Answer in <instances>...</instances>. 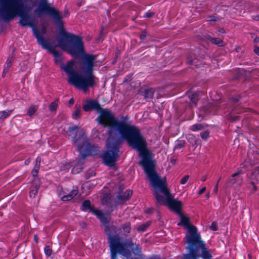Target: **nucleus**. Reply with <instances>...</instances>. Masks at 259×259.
Segmentation results:
<instances>
[{"instance_id": "obj_1", "label": "nucleus", "mask_w": 259, "mask_h": 259, "mask_svg": "<svg viewBox=\"0 0 259 259\" xmlns=\"http://www.w3.org/2000/svg\"><path fill=\"white\" fill-rule=\"evenodd\" d=\"M107 151L102 156L106 165L112 167L115 165L122 140H125L130 147L139 152L141 156L140 163L144 169L152 159V153L147 147L146 139L138 126L126 122L107 129Z\"/></svg>"}, {"instance_id": "obj_2", "label": "nucleus", "mask_w": 259, "mask_h": 259, "mask_svg": "<svg viewBox=\"0 0 259 259\" xmlns=\"http://www.w3.org/2000/svg\"><path fill=\"white\" fill-rule=\"evenodd\" d=\"M66 51L74 59L62 64L60 68L68 76V81L84 93L89 88H93L98 79L94 74L96 56L87 54L85 50H62Z\"/></svg>"}, {"instance_id": "obj_3", "label": "nucleus", "mask_w": 259, "mask_h": 259, "mask_svg": "<svg viewBox=\"0 0 259 259\" xmlns=\"http://www.w3.org/2000/svg\"><path fill=\"white\" fill-rule=\"evenodd\" d=\"M0 17L5 21H8L15 17H20L19 24L22 26L29 25L32 28L33 33L37 42L44 49H53L45 44L43 36L39 33L32 22V18L27 12L26 6L18 0H0Z\"/></svg>"}, {"instance_id": "obj_4", "label": "nucleus", "mask_w": 259, "mask_h": 259, "mask_svg": "<svg viewBox=\"0 0 259 259\" xmlns=\"http://www.w3.org/2000/svg\"><path fill=\"white\" fill-rule=\"evenodd\" d=\"M178 215L181 221L177 225L183 226L187 229L184 239L187 243L186 248L188 252L184 255V259H198L200 250L203 259H211L212 255L206 248L197 227L191 224L190 218L184 215L182 212Z\"/></svg>"}, {"instance_id": "obj_5", "label": "nucleus", "mask_w": 259, "mask_h": 259, "mask_svg": "<svg viewBox=\"0 0 259 259\" xmlns=\"http://www.w3.org/2000/svg\"><path fill=\"white\" fill-rule=\"evenodd\" d=\"M85 112L95 110L100 113L96 118L98 124L108 129L117 126L119 124L126 122L123 120H118L111 111L103 109L101 107L99 102L96 100L89 99L85 101L82 106Z\"/></svg>"}, {"instance_id": "obj_6", "label": "nucleus", "mask_w": 259, "mask_h": 259, "mask_svg": "<svg viewBox=\"0 0 259 259\" xmlns=\"http://www.w3.org/2000/svg\"><path fill=\"white\" fill-rule=\"evenodd\" d=\"M155 162L152 159L144 169L152 185L155 188H158L160 192L166 197V198H164L162 195L159 194L157 191H155L154 195L157 202L160 205L167 206L168 198H170L171 195L164 182L157 175L155 170Z\"/></svg>"}, {"instance_id": "obj_7", "label": "nucleus", "mask_w": 259, "mask_h": 259, "mask_svg": "<svg viewBox=\"0 0 259 259\" xmlns=\"http://www.w3.org/2000/svg\"><path fill=\"white\" fill-rule=\"evenodd\" d=\"M79 127L77 125L69 126L68 128L69 136L71 137L72 141L76 145L77 150L82 159H84L88 156L93 155L95 152V146L90 143L88 139L84 137L83 130L80 131L79 134L77 133Z\"/></svg>"}, {"instance_id": "obj_8", "label": "nucleus", "mask_w": 259, "mask_h": 259, "mask_svg": "<svg viewBox=\"0 0 259 259\" xmlns=\"http://www.w3.org/2000/svg\"><path fill=\"white\" fill-rule=\"evenodd\" d=\"M58 45L61 49H84L82 37L70 32L63 33Z\"/></svg>"}, {"instance_id": "obj_9", "label": "nucleus", "mask_w": 259, "mask_h": 259, "mask_svg": "<svg viewBox=\"0 0 259 259\" xmlns=\"http://www.w3.org/2000/svg\"><path fill=\"white\" fill-rule=\"evenodd\" d=\"M119 237L111 238L108 240L109 244L111 259H117V254H122L126 259L130 258L132 256V251L130 250H125L124 251L123 246L121 244V242Z\"/></svg>"}, {"instance_id": "obj_10", "label": "nucleus", "mask_w": 259, "mask_h": 259, "mask_svg": "<svg viewBox=\"0 0 259 259\" xmlns=\"http://www.w3.org/2000/svg\"><path fill=\"white\" fill-rule=\"evenodd\" d=\"M37 12L39 14H45L53 18L58 24L62 23V17L55 8L51 6L47 0H40L37 6Z\"/></svg>"}, {"instance_id": "obj_11", "label": "nucleus", "mask_w": 259, "mask_h": 259, "mask_svg": "<svg viewBox=\"0 0 259 259\" xmlns=\"http://www.w3.org/2000/svg\"><path fill=\"white\" fill-rule=\"evenodd\" d=\"M94 215L100 220L101 223L104 226V230L107 235V240H109L110 238L118 237L117 235L116 227L114 225L110 226L109 220L104 215L101 210L96 211Z\"/></svg>"}, {"instance_id": "obj_12", "label": "nucleus", "mask_w": 259, "mask_h": 259, "mask_svg": "<svg viewBox=\"0 0 259 259\" xmlns=\"http://www.w3.org/2000/svg\"><path fill=\"white\" fill-rule=\"evenodd\" d=\"M121 244L124 246V251H125V250H130L127 248V247H130L135 255L141 257V248L139 247V245L134 243L131 239L124 242H121Z\"/></svg>"}, {"instance_id": "obj_13", "label": "nucleus", "mask_w": 259, "mask_h": 259, "mask_svg": "<svg viewBox=\"0 0 259 259\" xmlns=\"http://www.w3.org/2000/svg\"><path fill=\"white\" fill-rule=\"evenodd\" d=\"M167 205L168 208L178 214L182 213V203L181 201H178L175 199L172 196L170 198H168Z\"/></svg>"}, {"instance_id": "obj_14", "label": "nucleus", "mask_w": 259, "mask_h": 259, "mask_svg": "<svg viewBox=\"0 0 259 259\" xmlns=\"http://www.w3.org/2000/svg\"><path fill=\"white\" fill-rule=\"evenodd\" d=\"M40 185V181L39 179H36L32 181V186L30 188L29 194L31 197H34L37 193Z\"/></svg>"}, {"instance_id": "obj_15", "label": "nucleus", "mask_w": 259, "mask_h": 259, "mask_svg": "<svg viewBox=\"0 0 259 259\" xmlns=\"http://www.w3.org/2000/svg\"><path fill=\"white\" fill-rule=\"evenodd\" d=\"M133 194V191L131 189H127L124 193H119L116 196L117 199L123 203L130 200Z\"/></svg>"}, {"instance_id": "obj_16", "label": "nucleus", "mask_w": 259, "mask_h": 259, "mask_svg": "<svg viewBox=\"0 0 259 259\" xmlns=\"http://www.w3.org/2000/svg\"><path fill=\"white\" fill-rule=\"evenodd\" d=\"M80 209L83 211H89L92 212L93 214H95V212L98 211V209H96L95 207L91 205V201L89 200H85L82 203L80 207Z\"/></svg>"}, {"instance_id": "obj_17", "label": "nucleus", "mask_w": 259, "mask_h": 259, "mask_svg": "<svg viewBox=\"0 0 259 259\" xmlns=\"http://www.w3.org/2000/svg\"><path fill=\"white\" fill-rule=\"evenodd\" d=\"M204 38L209 40L211 44L217 46L218 47H222L223 46V40L218 37H213L209 34H205L203 36Z\"/></svg>"}, {"instance_id": "obj_18", "label": "nucleus", "mask_w": 259, "mask_h": 259, "mask_svg": "<svg viewBox=\"0 0 259 259\" xmlns=\"http://www.w3.org/2000/svg\"><path fill=\"white\" fill-rule=\"evenodd\" d=\"M48 52L52 55L54 57V61L56 64H58L62 62L63 57L60 51L58 50H47Z\"/></svg>"}, {"instance_id": "obj_19", "label": "nucleus", "mask_w": 259, "mask_h": 259, "mask_svg": "<svg viewBox=\"0 0 259 259\" xmlns=\"http://www.w3.org/2000/svg\"><path fill=\"white\" fill-rule=\"evenodd\" d=\"M155 90L152 88H148L141 91V95L144 96L145 99H150L153 98Z\"/></svg>"}, {"instance_id": "obj_20", "label": "nucleus", "mask_w": 259, "mask_h": 259, "mask_svg": "<svg viewBox=\"0 0 259 259\" xmlns=\"http://www.w3.org/2000/svg\"><path fill=\"white\" fill-rule=\"evenodd\" d=\"M14 51H15V50H13L12 53L9 56V57L5 63L4 67H5L8 69H10V68H11V67L12 66V65L13 63V62H14V59L15 57Z\"/></svg>"}, {"instance_id": "obj_21", "label": "nucleus", "mask_w": 259, "mask_h": 259, "mask_svg": "<svg viewBox=\"0 0 259 259\" xmlns=\"http://www.w3.org/2000/svg\"><path fill=\"white\" fill-rule=\"evenodd\" d=\"M81 109L80 106L79 105L76 104L75 106V111L73 112L72 114V118L74 119H76L81 117Z\"/></svg>"}, {"instance_id": "obj_22", "label": "nucleus", "mask_w": 259, "mask_h": 259, "mask_svg": "<svg viewBox=\"0 0 259 259\" xmlns=\"http://www.w3.org/2000/svg\"><path fill=\"white\" fill-rule=\"evenodd\" d=\"M209 111L211 114H215L219 110L220 106L218 103L209 105Z\"/></svg>"}, {"instance_id": "obj_23", "label": "nucleus", "mask_w": 259, "mask_h": 259, "mask_svg": "<svg viewBox=\"0 0 259 259\" xmlns=\"http://www.w3.org/2000/svg\"><path fill=\"white\" fill-rule=\"evenodd\" d=\"M121 228L125 234H128L131 230V223L126 222L121 225Z\"/></svg>"}, {"instance_id": "obj_24", "label": "nucleus", "mask_w": 259, "mask_h": 259, "mask_svg": "<svg viewBox=\"0 0 259 259\" xmlns=\"http://www.w3.org/2000/svg\"><path fill=\"white\" fill-rule=\"evenodd\" d=\"M12 110L0 111V121H4L7 118L10 116Z\"/></svg>"}, {"instance_id": "obj_25", "label": "nucleus", "mask_w": 259, "mask_h": 259, "mask_svg": "<svg viewBox=\"0 0 259 259\" xmlns=\"http://www.w3.org/2000/svg\"><path fill=\"white\" fill-rule=\"evenodd\" d=\"M204 128V125L201 123H196L191 125L190 130L193 132H197Z\"/></svg>"}, {"instance_id": "obj_26", "label": "nucleus", "mask_w": 259, "mask_h": 259, "mask_svg": "<svg viewBox=\"0 0 259 259\" xmlns=\"http://www.w3.org/2000/svg\"><path fill=\"white\" fill-rule=\"evenodd\" d=\"M151 225V222H147L139 226L137 230L138 232H145Z\"/></svg>"}, {"instance_id": "obj_27", "label": "nucleus", "mask_w": 259, "mask_h": 259, "mask_svg": "<svg viewBox=\"0 0 259 259\" xmlns=\"http://www.w3.org/2000/svg\"><path fill=\"white\" fill-rule=\"evenodd\" d=\"M38 108L35 105L31 106L27 111V114L29 116H32L37 111Z\"/></svg>"}, {"instance_id": "obj_28", "label": "nucleus", "mask_w": 259, "mask_h": 259, "mask_svg": "<svg viewBox=\"0 0 259 259\" xmlns=\"http://www.w3.org/2000/svg\"><path fill=\"white\" fill-rule=\"evenodd\" d=\"M185 140H178L175 145V149L179 150L182 149L185 146Z\"/></svg>"}, {"instance_id": "obj_29", "label": "nucleus", "mask_w": 259, "mask_h": 259, "mask_svg": "<svg viewBox=\"0 0 259 259\" xmlns=\"http://www.w3.org/2000/svg\"><path fill=\"white\" fill-rule=\"evenodd\" d=\"M58 25L59 26V29L60 30V35L58 39V42L59 43V41L61 39L63 33H64V32L69 33V32L66 31V30L64 28L62 23H61L60 24H58Z\"/></svg>"}, {"instance_id": "obj_30", "label": "nucleus", "mask_w": 259, "mask_h": 259, "mask_svg": "<svg viewBox=\"0 0 259 259\" xmlns=\"http://www.w3.org/2000/svg\"><path fill=\"white\" fill-rule=\"evenodd\" d=\"M58 25L59 26V29L60 30V35L58 39V42L59 43V41L61 39L63 33H64V32L69 33V32L66 31V30L64 28L62 23H61L60 24H58Z\"/></svg>"}, {"instance_id": "obj_31", "label": "nucleus", "mask_w": 259, "mask_h": 259, "mask_svg": "<svg viewBox=\"0 0 259 259\" xmlns=\"http://www.w3.org/2000/svg\"><path fill=\"white\" fill-rule=\"evenodd\" d=\"M189 97L192 103H193L196 106L197 100L198 99L197 94L196 93H193L191 95H189Z\"/></svg>"}, {"instance_id": "obj_32", "label": "nucleus", "mask_w": 259, "mask_h": 259, "mask_svg": "<svg viewBox=\"0 0 259 259\" xmlns=\"http://www.w3.org/2000/svg\"><path fill=\"white\" fill-rule=\"evenodd\" d=\"M44 252L46 256L51 257L53 250L49 245H47L44 248Z\"/></svg>"}, {"instance_id": "obj_33", "label": "nucleus", "mask_w": 259, "mask_h": 259, "mask_svg": "<svg viewBox=\"0 0 259 259\" xmlns=\"http://www.w3.org/2000/svg\"><path fill=\"white\" fill-rule=\"evenodd\" d=\"M96 174V172L94 170H89L87 171L85 175V180H89L91 177L95 176Z\"/></svg>"}, {"instance_id": "obj_34", "label": "nucleus", "mask_w": 259, "mask_h": 259, "mask_svg": "<svg viewBox=\"0 0 259 259\" xmlns=\"http://www.w3.org/2000/svg\"><path fill=\"white\" fill-rule=\"evenodd\" d=\"M58 106L57 102L56 101H55L53 102H52L49 107V110L51 111H54L56 110Z\"/></svg>"}, {"instance_id": "obj_35", "label": "nucleus", "mask_w": 259, "mask_h": 259, "mask_svg": "<svg viewBox=\"0 0 259 259\" xmlns=\"http://www.w3.org/2000/svg\"><path fill=\"white\" fill-rule=\"evenodd\" d=\"M241 173V170H239L237 172L232 174V178L230 180V182L232 184H234L236 182V179L235 178L239 175Z\"/></svg>"}, {"instance_id": "obj_36", "label": "nucleus", "mask_w": 259, "mask_h": 259, "mask_svg": "<svg viewBox=\"0 0 259 259\" xmlns=\"http://www.w3.org/2000/svg\"><path fill=\"white\" fill-rule=\"evenodd\" d=\"M219 19V17L216 16L211 15L206 17V21L207 22H216Z\"/></svg>"}, {"instance_id": "obj_37", "label": "nucleus", "mask_w": 259, "mask_h": 259, "mask_svg": "<svg viewBox=\"0 0 259 259\" xmlns=\"http://www.w3.org/2000/svg\"><path fill=\"white\" fill-rule=\"evenodd\" d=\"M39 168H38L34 167V168L31 171V175H32V177L34 178L33 180H34L36 179H38L37 178V175H38V173L39 171Z\"/></svg>"}, {"instance_id": "obj_38", "label": "nucleus", "mask_w": 259, "mask_h": 259, "mask_svg": "<svg viewBox=\"0 0 259 259\" xmlns=\"http://www.w3.org/2000/svg\"><path fill=\"white\" fill-rule=\"evenodd\" d=\"M240 99V97L239 96L236 97H233L230 99V102L231 103H234V104H237Z\"/></svg>"}, {"instance_id": "obj_39", "label": "nucleus", "mask_w": 259, "mask_h": 259, "mask_svg": "<svg viewBox=\"0 0 259 259\" xmlns=\"http://www.w3.org/2000/svg\"><path fill=\"white\" fill-rule=\"evenodd\" d=\"M154 12L148 11L144 14L142 17L144 18H150L152 17L153 16H154Z\"/></svg>"}, {"instance_id": "obj_40", "label": "nucleus", "mask_w": 259, "mask_h": 259, "mask_svg": "<svg viewBox=\"0 0 259 259\" xmlns=\"http://www.w3.org/2000/svg\"><path fill=\"white\" fill-rule=\"evenodd\" d=\"M82 170V167L81 166H76L72 168L71 172L73 174H78Z\"/></svg>"}, {"instance_id": "obj_41", "label": "nucleus", "mask_w": 259, "mask_h": 259, "mask_svg": "<svg viewBox=\"0 0 259 259\" xmlns=\"http://www.w3.org/2000/svg\"><path fill=\"white\" fill-rule=\"evenodd\" d=\"M209 132L208 131H206L201 132L200 134V136L203 140H206L209 136Z\"/></svg>"}, {"instance_id": "obj_42", "label": "nucleus", "mask_w": 259, "mask_h": 259, "mask_svg": "<svg viewBox=\"0 0 259 259\" xmlns=\"http://www.w3.org/2000/svg\"><path fill=\"white\" fill-rule=\"evenodd\" d=\"M196 59L195 58L192 59V57L188 56L187 59V62L188 64L195 65L196 66L197 65L196 64Z\"/></svg>"}, {"instance_id": "obj_43", "label": "nucleus", "mask_w": 259, "mask_h": 259, "mask_svg": "<svg viewBox=\"0 0 259 259\" xmlns=\"http://www.w3.org/2000/svg\"><path fill=\"white\" fill-rule=\"evenodd\" d=\"M209 229L212 231H217L218 230V223L216 222H212L211 225L209 227Z\"/></svg>"}, {"instance_id": "obj_44", "label": "nucleus", "mask_w": 259, "mask_h": 259, "mask_svg": "<svg viewBox=\"0 0 259 259\" xmlns=\"http://www.w3.org/2000/svg\"><path fill=\"white\" fill-rule=\"evenodd\" d=\"M73 198L70 194L64 195L62 197L61 200L63 201H68L72 199Z\"/></svg>"}, {"instance_id": "obj_45", "label": "nucleus", "mask_w": 259, "mask_h": 259, "mask_svg": "<svg viewBox=\"0 0 259 259\" xmlns=\"http://www.w3.org/2000/svg\"><path fill=\"white\" fill-rule=\"evenodd\" d=\"M250 36L251 38L253 39V41L255 43H258L259 42V37L256 33H250Z\"/></svg>"}, {"instance_id": "obj_46", "label": "nucleus", "mask_w": 259, "mask_h": 259, "mask_svg": "<svg viewBox=\"0 0 259 259\" xmlns=\"http://www.w3.org/2000/svg\"><path fill=\"white\" fill-rule=\"evenodd\" d=\"M189 179V175H186L180 181V184L181 185H184L187 183L188 180Z\"/></svg>"}, {"instance_id": "obj_47", "label": "nucleus", "mask_w": 259, "mask_h": 259, "mask_svg": "<svg viewBox=\"0 0 259 259\" xmlns=\"http://www.w3.org/2000/svg\"><path fill=\"white\" fill-rule=\"evenodd\" d=\"M228 119L231 121H236L239 120V116H232L231 114L228 115Z\"/></svg>"}, {"instance_id": "obj_48", "label": "nucleus", "mask_w": 259, "mask_h": 259, "mask_svg": "<svg viewBox=\"0 0 259 259\" xmlns=\"http://www.w3.org/2000/svg\"><path fill=\"white\" fill-rule=\"evenodd\" d=\"M78 192V188L75 187V188H74L71 191L69 194H70L71 196H72L73 198H74L77 194Z\"/></svg>"}, {"instance_id": "obj_49", "label": "nucleus", "mask_w": 259, "mask_h": 259, "mask_svg": "<svg viewBox=\"0 0 259 259\" xmlns=\"http://www.w3.org/2000/svg\"><path fill=\"white\" fill-rule=\"evenodd\" d=\"M147 36V32L145 30H144L142 31L141 34L139 36V38L140 40H144Z\"/></svg>"}, {"instance_id": "obj_50", "label": "nucleus", "mask_w": 259, "mask_h": 259, "mask_svg": "<svg viewBox=\"0 0 259 259\" xmlns=\"http://www.w3.org/2000/svg\"><path fill=\"white\" fill-rule=\"evenodd\" d=\"M41 158L39 157H37L35 160V164L34 167L39 168L40 164Z\"/></svg>"}, {"instance_id": "obj_51", "label": "nucleus", "mask_w": 259, "mask_h": 259, "mask_svg": "<svg viewBox=\"0 0 259 259\" xmlns=\"http://www.w3.org/2000/svg\"><path fill=\"white\" fill-rule=\"evenodd\" d=\"M72 166L71 163H66L65 164H63L61 166V169L62 170H66L67 169L70 168Z\"/></svg>"}, {"instance_id": "obj_52", "label": "nucleus", "mask_w": 259, "mask_h": 259, "mask_svg": "<svg viewBox=\"0 0 259 259\" xmlns=\"http://www.w3.org/2000/svg\"><path fill=\"white\" fill-rule=\"evenodd\" d=\"M9 69L4 67V68L3 71V74H2L3 77H5L6 74L9 71Z\"/></svg>"}, {"instance_id": "obj_53", "label": "nucleus", "mask_w": 259, "mask_h": 259, "mask_svg": "<svg viewBox=\"0 0 259 259\" xmlns=\"http://www.w3.org/2000/svg\"><path fill=\"white\" fill-rule=\"evenodd\" d=\"M132 78L131 76L127 75L124 77L123 82H126L130 81L131 80H132Z\"/></svg>"}, {"instance_id": "obj_54", "label": "nucleus", "mask_w": 259, "mask_h": 259, "mask_svg": "<svg viewBox=\"0 0 259 259\" xmlns=\"http://www.w3.org/2000/svg\"><path fill=\"white\" fill-rule=\"evenodd\" d=\"M206 190V187H202L199 191H198V195H202L204 192Z\"/></svg>"}, {"instance_id": "obj_55", "label": "nucleus", "mask_w": 259, "mask_h": 259, "mask_svg": "<svg viewBox=\"0 0 259 259\" xmlns=\"http://www.w3.org/2000/svg\"><path fill=\"white\" fill-rule=\"evenodd\" d=\"M153 208H148L145 210V213H151L153 211Z\"/></svg>"}, {"instance_id": "obj_56", "label": "nucleus", "mask_w": 259, "mask_h": 259, "mask_svg": "<svg viewBox=\"0 0 259 259\" xmlns=\"http://www.w3.org/2000/svg\"><path fill=\"white\" fill-rule=\"evenodd\" d=\"M219 181H220V179L218 180L217 184L215 185V187L214 188L213 192H215V193H217L218 192V183H219Z\"/></svg>"}, {"instance_id": "obj_57", "label": "nucleus", "mask_w": 259, "mask_h": 259, "mask_svg": "<svg viewBox=\"0 0 259 259\" xmlns=\"http://www.w3.org/2000/svg\"><path fill=\"white\" fill-rule=\"evenodd\" d=\"M251 184L252 185V187H253V191L254 192L256 191L257 190V187L256 186H255V184L254 182H251Z\"/></svg>"}, {"instance_id": "obj_58", "label": "nucleus", "mask_w": 259, "mask_h": 259, "mask_svg": "<svg viewBox=\"0 0 259 259\" xmlns=\"http://www.w3.org/2000/svg\"><path fill=\"white\" fill-rule=\"evenodd\" d=\"M252 18L255 21H259V15L257 14L255 16H253L252 17Z\"/></svg>"}, {"instance_id": "obj_59", "label": "nucleus", "mask_w": 259, "mask_h": 259, "mask_svg": "<svg viewBox=\"0 0 259 259\" xmlns=\"http://www.w3.org/2000/svg\"><path fill=\"white\" fill-rule=\"evenodd\" d=\"M218 31L220 33H222V34H225L226 33V31L225 30L224 28H221V29H219Z\"/></svg>"}, {"instance_id": "obj_60", "label": "nucleus", "mask_w": 259, "mask_h": 259, "mask_svg": "<svg viewBox=\"0 0 259 259\" xmlns=\"http://www.w3.org/2000/svg\"><path fill=\"white\" fill-rule=\"evenodd\" d=\"M176 161H177V159H175V158H171L170 159V163L172 164V165H175L176 163Z\"/></svg>"}, {"instance_id": "obj_61", "label": "nucleus", "mask_w": 259, "mask_h": 259, "mask_svg": "<svg viewBox=\"0 0 259 259\" xmlns=\"http://www.w3.org/2000/svg\"><path fill=\"white\" fill-rule=\"evenodd\" d=\"M74 99L73 98H71L69 99V100L68 101V104L70 105H72L73 103H74Z\"/></svg>"}, {"instance_id": "obj_62", "label": "nucleus", "mask_w": 259, "mask_h": 259, "mask_svg": "<svg viewBox=\"0 0 259 259\" xmlns=\"http://www.w3.org/2000/svg\"><path fill=\"white\" fill-rule=\"evenodd\" d=\"M33 240H34V241L36 243H38V237H37V235H34V236H33Z\"/></svg>"}, {"instance_id": "obj_63", "label": "nucleus", "mask_w": 259, "mask_h": 259, "mask_svg": "<svg viewBox=\"0 0 259 259\" xmlns=\"http://www.w3.org/2000/svg\"><path fill=\"white\" fill-rule=\"evenodd\" d=\"M254 50V53L257 55L258 56H259V50Z\"/></svg>"}, {"instance_id": "obj_64", "label": "nucleus", "mask_w": 259, "mask_h": 259, "mask_svg": "<svg viewBox=\"0 0 259 259\" xmlns=\"http://www.w3.org/2000/svg\"><path fill=\"white\" fill-rule=\"evenodd\" d=\"M202 181L203 182H204L206 180V176H203L202 178V179H201Z\"/></svg>"}]
</instances>
